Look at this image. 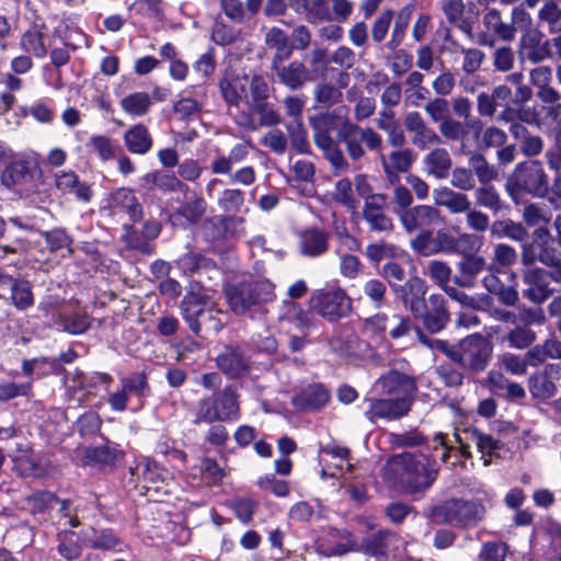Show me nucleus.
<instances>
[{
	"label": "nucleus",
	"instance_id": "obj_64",
	"mask_svg": "<svg viewBox=\"0 0 561 561\" xmlns=\"http://www.w3.org/2000/svg\"><path fill=\"white\" fill-rule=\"evenodd\" d=\"M539 22L547 23L550 30L561 26V8L556 0H546L538 11Z\"/></svg>",
	"mask_w": 561,
	"mask_h": 561
},
{
	"label": "nucleus",
	"instance_id": "obj_31",
	"mask_svg": "<svg viewBox=\"0 0 561 561\" xmlns=\"http://www.w3.org/2000/svg\"><path fill=\"white\" fill-rule=\"evenodd\" d=\"M110 205L113 209L126 213L133 221L142 219V207L130 188L121 187L116 190L111 195Z\"/></svg>",
	"mask_w": 561,
	"mask_h": 561
},
{
	"label": "nucleus",
	"instance_id": "obj_16",
	"mask_svg": "<svg viewBox=\"0 0 561 561\" xmlns=\"http://www.w3.org/2000/svg\"><path fill=\"white\" fill-rule=\"evenodd\" d=\"M403 125L410 134L411 144L420 150H425L440 142L439 135L431 128L419 112H409Z\"/></svg>",
	"mask_w": 561,
	"mask_h": 561
},
{
	"label": "nucleus",
	"instance_id": "obj_11",
	"mask_svg": "<svg viewBox=\"0 0 561 561\" xmlns=\"http://www.w3.org/2000/svg\"><path fill=\"white\" fill-rule=\"evenodd\" d=\"M410 247L423 256H432L438 253L453 254L456 249V236L448 228H440L435 232L423 229L411 239Z\"/></svg>",
	"mask_w": 561,
	"mask_h": 561
},
{
	"label": "nucleus",
	"instance_id": "obj_24",
	"mask_svg": "<svg viewBox=\"0 0 561 561\" xmlns=\"http://www.w3.org/2000/svg\"><path fill=\"white\" fill-rule=\"evenodd\" d=\"M218 411L220 422H234L240 417L239 394L234 385H227L222 390L207 396Z\"/></svg>",
	"mask_w": 561,
	"mask_h": 561
},
{
	"label": "nucleus",
	"instance_id": "obj_8",
	"mask_svg": "<svg viewBox=\"0 0 561 561\" xmlns=\"http://www.w3.org/2000/svg\"><path fill=\"white\" fill-rule=\"evenodd\" d=\"M274 289V283H225L224 287L228 306L237 316L262 310L275 299Z\"/></svg>",
	"mask_w": 561,
	"mask_h": 561
},
{
	"label": "nucleus",
	"instance_id": "obj_60",
	"mask_svg": "<svg viewBox=\"0 0 561 561\" xmlns=\"http://www.w3.org/2000/svg\"><path fill=\"white\" fill-rule=\"evenodd\" d=\"M245 149L240 146L232 150L228 157H216L210 164V170L215 174H228L232 170L233 163L240 162L245 157Z\"/></svg>",
	"mask_w": 561,
	"mask_h": 561
},
{
	"label": "nucleus",
	"instance_id": "obj_10",
	"mask_svg": "<svg viewBox=\"0 0 561 561\" xmlns=\"http://www.w3.org/2000/svg\"><path fill=\"white\" fill-rule=\"evenodd\" d=\"M312 310L328 322H337L346 318L352 311V299L344 289H316L309 297Z\"/></svg>",
	"mask_w": 561,
	"mask_h": 561
},
{
	"label": "nucleus",
	"instance_id": "obj_49",
	"mask_svg": "<svg viewBox=\"0 0 561 561\" xmlns=\"http://www.w3.org/2000/svg\"><path fill=\"white\" fill-rule=\"evenodd\" d=\"M313 98L320 107L328 108L339 104L343 99V93L334 84L321 81L313 89Z\"/></svg>",
	"mask_w": 561,
	"mask_h": 561
},
{
	"label": "nucleus",
	"instance_id": "obj_35",
	"mask_svg": "<svg viewBox=\"0 0 561 561\" xmlns=\"http://www.w3.org/2000/svg\"><path fill=\"white\" fill-rule=\"evenodd\" d=\"M392 537H394V534L387 529H379L368 534L362 539V551L374 558L387 557L389 553V542Z\"/></svg>",
	"mask_w": 561,
	"mask_h": 561
},
{
	"label": "nucleus",
	"instance_id": "obj_61",
	"mask_svg": "<svg viewBox=\"0 0 561 561\" xmlns=\"http://www.w3.org/2000/svg\"><path fill=\"white\" fill-rule=\"evenodd\" d=\"M508 549L504 541L490 540L482 545L478 558L480 561H505Z\"/></svg>",
	"mask_w": 561,
	"mask_h": 561
},
{
	"label": "nucleus",
	"instance_id": "obj_13",
	"mask_svg": "<svg viewBox=\"0 0 561 561\" xmlns=\"http://www.w3.org/2000/svg\"><path fill=\"white\" fill-rule=\"evenodd\" d=\"M216 366L229 379H241L250 373V363L244 350L238 344H227L215 358Z\"/></svg>",
	"mask_w": 561,
	"mask_h": 561
},
{
	"label": "nucleus",
	"instance_id": "obj_9",
	"mask_svg": "<svg viewBox=\"0 0 561 561\" xmlns=\"http://www.w3.org/2000/svg\"><path fill=\"white\" fill-rule=\"evenodd\" d=\"M347 107L341 106L324 116L325 121H330L333 116L342 117L344 119L337 130L340 140L345 145L347 156L351 160L357 161L365 156V149L362 144H365L369 150H378L382 145L381 136L373 128H363L346 118Z\"/></svg>",
	"mask_w": 561,
	"mask_h": 561
},
{
	"label": "nucleus",
	"instance_id": "obj_25",
	"mask_svg": "<svg viewBox=\"0 0 561 561\" xmlns=\"http://www.w3.org/2000/svg\"><path fill=\"white\" fill-rule=\"evenodd\" d=\"M249 77L239 75L233 70H227L219 82V89L224 100L232 106L238 107L242 100L248 102Z\"/></svg>",
	"mask_w": 561,
	"mask_h": 561
},
{
	"label": "nucleus",
	"instance_id": "obj_58",
	"mask_svg": "<svg viewBox=\"0 0 561 561\" xmlns=\"http://www.w3.org/2000/svg\"><path fill=\"white\" fill-rule=\"evenodd\" d=\"M154 453L167 457L169 460L178 461L182 467L187 465V454L176 447V440L171 438H162L157 442Z\"/></svg>",
	"mask_w": 561,
	"mask_h": 561
},
{
	"label": "nucleus",
	"instance_id": "obj_57",
	"mask_svg": "<svg viewBox=\"0 0 561 561\" xmlns=\"http://www.w3.org/2000/svg\"><path fill=\"white\" fill-rule=\"evenodd\" d=\"M548 540L547 556L550 561H561V524L551 522L545 528Z\"/></svg>",
	"mask_w": 561,
	"mask_h": 561
},
{
	"label": "nucleus",
	"instance_id": "obj_52",
	"mask_svg": "<svg viewBox=\"0 0 561 561\" xmlns=\"http://www.w3.org/2000/svg\"><path fill=\"white\" fill-rule=\"evenodd\" d=\"M75 531L65 530L57 535L59 541L57 551L67 561H75L82 553L81 546L73 539Z\"/></svg>",
	"mask_w": 561,
	"mask_h": 561
},
{
	"label": "nucleus",
	"instance_id": "obj_40",
	"mask_svg": "<svg viewBox=\"0 0 561 561\" xmlns=\"http://www.w3.org/2000/svg\"><path fill=\"white\" fill-rule=\"evenodd\" d=\"M127 149L137 154H145L152 146V138L146 126L138 124L133 126L124 136Z\"/></svg>",
	"mask_w": 561,
	"mask_h": 561
},
{
	"label": "nucleus",
	"instance_id": "obj_33",
	"mask_svg": "<svg viewBox=\"0 0 561 561\" xmlns=\"http://www.w3.org/2000/svg\"><path fill=\"white\" fill-rule=\"evenodd\" d=\"M510 133L519 141L520 151L525 157H537L543 151L542 138L531 134L523 124L511 125Z\"/></svg>",
	"mask_w": 561,
	"mask_h": 561
},
{
	"label": "nucleus",
	"instance_id": "obj_63",
	"mask_svg": "<svg viewBox=\"0 0 561 561\" xmlns=\"http://www.w3.org/2000/svg\"><path fill=\"white\" fill-rule=\"evenodd\" d=\"M387 324L388 314L379 312L364 320L363 332L368 334L370 337L386 340Z\"/></svg>",
	"mask_w": 561,
	"mask_h": 561
},
{
	"label": "nucleus",
	"instance_id": "obj_51",
	"mask_svg": "<svg viewBox=\"0 0 561 561\" xmlns=\"http://www.w3.org/2000/svg\"><path fill=\"white\" fill-rule=\"evenodd\" d=\"M151 105V99L146 92L131 93L121 100L122 108L134 116L145 115Z\"/></svg>",
	"mask_w": 561,
	"mask_h": 561
},
{
	"label": "nucleus",
	"instance_id": "obj_6",
	"mask_svg": "<svg viewBox=\"0 0 561 561\" xmlns=\"http://www.w3.org/2000/svg\"><path fill=\"white\" fill-rule=\"evenodd\" d=\"M202 283H191V288L183 297L181 308L184 320L196 335L202 331L218 333L224 324L217 314H214L210 296L201 293Z\"/></svg>",
	"mask_w": 561,
	"mask_h": 561
},
{
	"label": "nucleus",
	"instance_id": "obj_17",
	"mask_svg": "<svg viewBox=\"0 0 561 561\" xmlns=\"http://www.w3.org/2000/svg\"><path fill=\"white\" fill-rule=\"evenodd\" d=\"M271 71L274 80L284 84L291 91L301 89L306 82L312 79L310 70L299 60H294L289 64L283 61L278 65L271 66Z\"/></svg>",
	"mask_w": 561,
	"mask_h": 561
},
{
	"label": "nucleus",
	"instance_id": "obj_4",
	"mask_svg": "<svg viewBox=\"0 0 561 561\" xmlns=\"http://www.w3.org/2000/svg\"><path fill=\"white\" fill-rule=\"evenodd\" d=\"M486 508L479 499L449 497L430 508L428 518L436 525L471 530L485 518Z\"/></svg>",
	"mask_w": 561,
	"mask_h": 561
},
{
	"label": "nucleus",
	"instance_id": "obj_46",
	"mask_svg": "<svg viewBox=\"0 0 561 561\" xmlns=\"http://www.w3.org/2000/svg\"><path fill=\"white\" fill-rule=\"evenodd\" d=\"M536 339L537 334L533 329L516 325L503 336L502 342L507 343L512 348L526 350L535 343Z\"/></svg>",
	"mask_w": 561,
	"mask_h": 561
},
{
	"label": "nucleus",
	"instance_id": "obj_2",
	"mask_svg": "<svg viewBox=\"0 0 561 561\" xmlns=\"http://www.w3.org/2000/svg\"><path fill=\"white\" fill-rule=\"evenodd\" d=\"M440 466L431 454L402 453L392 456L383 468V480L402 494L422 499L434 485Z\"/></svg>",
	"mask_w": 561,
	"mask_h": 561
},
{
	"label": "nucleus",
	"instance_id": "obj_55",
	"mask_svg": "<svg viewBox=\"0 0 561 561\" xmlns=\"http://www.w3.org/2000/svg\"><path fill=\"white\" fill-rule=\"evenodd\" d=\"M26 501L34 514H44L59 502V497L54 492L38 490L28 495Z\"/></svg>",
	"mask_w": 561,
	"mask_h": 561
},
{
	"label": "nucleus",
	"instance_id": "obj_38",
	"mask_svg": "<svg viewBox=\"0 0 561 561\" xmlns=\"http://www.w3.org/2000/svg\"><path fill=\"white\" fill-rule=\"evenodd\" d=\"M414 331L419 337H423L424 333L416 325L409 316H403L400 313H393L388 316V324H387V335L391 340H400L410 335V333Z\"/></svg>",
	"mask_w": 561,
	"mask_h": 561
},
{
	"label": "nucleus",
	"instance_id": "obj_27",
	"mask_svg": "<svg viewBox=\"0 0 561 561\" xmlns=\"http://www.w3.org/2000/svg\"><path fill=\"white\" fill-rule=\"evenodd\" d=\"M79 539L84 547L94 550L111 551L116 550V548L122 545V540L111 528L98 529L90 527L82 529L79 534Z\"/></svg>",
	"mask_w": 561,
	"mask_h": 561
},
{
	"label": "nucleus",
	"instance_id": "obj_41",
	"mask_svg": "<svg viewBox=\"0 0 561 561\" xmlns=\"http://www.w3.org/2000/svg\"><path fill=\"white\" fill-rule=\"evenodd\" d=\"M445 41L449 42L456 48V50L462 54L463 60L461 69L466 75H473L474 72L480 70L485 58V54L481 49L474 47L466 48L459 45L451 37L449 32H447Z\"/></svg>",
	"mask_w": 561,
	"mask_h": 561
},
{
	"label": "nucleus",
	"instance_id": "obj_44",
	"mask_svg": "<svg viewBox=\"0 0 561 561\" xmlns=\"http://www.w3.org/2000/svg\"><path fill=\"white\" fill-rule=\"evenodd\" d=\"M482 22L484 26L492 31L500 39L504 42L513 41V30L508 26L507 22L502 20V14L499 9L493 8L485 12Z\"/></svg>",
	"mask_w": 561,
	"mask_h": 561
},
{
	"label": "nucleus",
	"instance_id": "obj_48",
	"mask_svg": "<svg viewBox=\"0 0 561 561\" xmlns=\"http://www.w3.org/2000/svg\"><path fill=\"white\" fill-rule=\"evenodd\" d=\"M20 45L22 50L37 58H43L47 53L44 34L37 26L31 27L22 35Z\"/></svg>",
	"mask_w": 561,
	"mask_h": 561
},
{
	"label": "nucleus",
	"instance_id": "obj_32",
	"mask_svg": "<svg viewBox=\"0 0 561 561\" xmlns=\"http://www.w3.org/2000/svg\"><path fill=\"white\" fill-rule=\"evenodd\" d=\"M442 10L450 24L458 27L469 38L473 37V22L466 16L463 0H444Z\"/></svg>",
	"mask_w": 561,
	"mask_h": 561
},
{
	"label": "nucleus",
	"instance_id": "obj_42",
	"mask_svg": "<svg viewBox=\"0 0 561 561\" xmlns=\"http://www.w3.org/2000/svg\"><path fill=\"white\" fill-rule=\"evenodd\" d=\"M122 387L128 396L138 398L140 405L151 396V387L148 381V375L145 371L134 373L130 376L121 379Z\"/></svg>",
	"mask_w": 561,
	"mask_h": 561
},
{
	"label": "nucleus",
	"instance_id": "obj_7",
	"mask_svg": "<svg viewBox=\"0 0 561 561\" xmlns=\"http://www.w3.org/2000/svg\"><path fill=\"white\" fill-rule=\"evenodd\" d=\"M505 188L513 199L524 194L535 198L547 197L550 185L542 162L539 160L519 162L508 176Z\"/></svg>",
	"mask_w": 561,
	"mask_h": 561
},
{
	"label": "nucleus",
	"instance_id": "obj_21",
	"mask_svg": "<svg viewBox=\"0 0 561 561\" xmlns=\"http://www.w3.org/2000/svg\"><path fill=\"white\" fill-rule=\"evenodd\" d=\"M531 238V244H535V247L539 249V261L546 265L553 266L556 268L553 275L554 279L561 280V264L559 252L552 245L554 238L552 237L550 230L545 226L537 227L533 231Z\"/></svg>",
	"mask_w": 561,
	"mask_h": 561
},
{
	"label": "nucleus",
	"instance_id": "obj_15",
	"mask_svg": "<svg viewBox=\"0 0 561 561\" xmlns=\"http://www.w3.org/2000/svg\"><path fill=\"white\" fill-rule=\"evenodd\" d=\"M398 214L400 222L409 233L425 227L435 225L442 219L440 211L431 205H416L407 210H394Z\"/></svg>",
	"mask_w": 561,
	"mask_h": 561
},
{
	"label": "nucleus",
	"instance_id": "obj_34",
	"mask_svg": "<svg viewBox=\"0 0 561 561\" xmlns=\"http://www.w3.org/2000/svg\"><path fill=\"white\" fill-rule=\"evenodd\" d=\"M105 445L88 447L84 458L88 463L113 467L118 458H124L125 453L119 448L118 444L111 443L106 439Z\"/></svg>",
	"mask_w": 561,
	"mask_h": 561
},
{
	"label": "nucleus",
	"instance_id": "obj_28",
	"mask_svg": "<svg viewBox=\"0 0 561 561\" xmlns=\"http://www.w3.org/2000/svg\"><path fill=\"white\" fill-rule=\"evenodd\" d=\"M207 211V203L203 197H196L192 202L183 204L176 211L170 215V224L174 227L194 226L199 222Z\"/></svg>",
	"mask_w": 561,
	"mask_h": 561
},
{
	"label": "nucleus",
	"instance_id": "obj_43",
	"mask_svg": "<svg viewBox=\"0 0 561 561\" xmlns=\"http://www.w3.org/2000/svg\"><path fill=\"white\" fill-rule=\"evenodd\" d=\"M491 236L495 238L506 237L513 241H525L528 237L527 229L520 222L512 219L495 220L491 225Z\"/></svg>",
	"mask_w": 561,
	"mask_h": 561
},
{
	"label": "nucleus",
	"instance_id": "obj_37",
	"mask_svg": "<svg viewBox=\"0 0 561 561\" xmlns=\"http://www.w3.org/2000/svg\"><path fill=\"white\" fill-rule=\"evenodd\" d=\"M266 45L275 50L271 66L278 65L289 59L294 51L287 35L279 28H271L265 35Z\"/></svg>",
	"mask_w": 561,
	"mask_h": 561
},
{
	"label": "nucleus",
	"instance_id": "obj_23",
	"mask_svg": "<svg viewBox=\"0 0 561 561\" xmlns=\"http://www.w3.org/2000/svg\"><path fill=\"white\" fill-rule=\"evenodd\" d=\"M389 284L392 286L397 298L402 301L405 308L410 309L414 318L420 317V313H424L425 306L427 305L425 300V283Z\"/></svg>",
	"mask_w": 561,
	"mask_h": 561
},
{
	"label": "nucleus",
	"instance_id": "obj_54",
	"mask_svg": "<svg viewBox=\"0 0 561 561\" xmlns=\"http://www.w3.org/2000/svg\"><path fill=\"white\" fill-rule=\"evenodd\" d=\"M523 220L528 227H540V225L548 224L551 218V211L539 204L530 203L523 208Z\"/></svg>",
	"mask_w": 561,
	"mask_h": 561
},
{
	"label": "nucleus",
	"instance_id": "obj_45",
	"mask_svg": "<svg viewBox=\"0 0 561 561\" xmlns=\"http://www.w3.org/2000/svg\"><path fill=\"white\" fill-rule=\"evenodd\" d=\"M467 438L473 440L479 453L483 456H492L495 450L502 449L503 443L493 438L491 435L483 433L478 427H468L463 430Z\"/></svg>",
	"mask_w": 561,
	"mask_h": 561
},
{
	"label": "nucleus",
	"instance_id": "obj_29",
	"mask_svg": "<svg viewBox=\"0 0 561 561\" xmlns=\"http://www.w3.org/2000/svg\"><path fill=\"white\" fill-rule=\"evenodd\" d=\"M433 199L436 206L445 207L451 214H463L471 206V202L466 194L447 186L435 188Z\"/></svg>",
	"mask_w": 561,
	"mask_h": 561
},
{
	"label": "nucleus",
	"instance_id": "obj_56",
	"mask_svg": "<svg viewBox=\"0 0 561 561\" xmlns=\"http://www.w3.org/2000/svg\"><path fill=\"white\" fill-rule=\"evenodd\" d=\"M220 416L218 411L215 409L214 402L209 401L208 397H204L198 400L194 419L192 420L193 425L199 424H213L216 422H220Z\"/></svg>",
	"mask_w": 561,
	"mask_h": 561
},
{
	"label": "nucleus",
	"instance_id": "obj_36",
	"mask_svg": "<svg viewBox=\"0 0 561 561\" xmlns=\"http://www.w3.org/2000/svg\"><path fill=\"white\" fill-rule=\"evenodd\" d=\"M460 152L462 154H469V165L471 168L473 176H477L480 184L486 185L492 181L496 180L499 174L495 167L490 164L482 153H469L467 150V146L465 144L461 145Z\"/></svg>",
	"mask_w": 561,
	"mask_h": 561
},
{
	"label": "nucleus",
	"instance_id": "obj_39",
	"mask_svg": "<svg viewBox=\"0 0 561 561\" xmlns=\"http://www.w3.org/2000/svg\"><path fill=\"white\" fill-rule=\"evenodd\" d=\"M91 317L85 311H73L70 313L61 312L58 314L56 323L65 332L78 335L87 332L91 325Z\"/></svg>",
	"mask_w": 561,
	"mask_h": 561
},
{
	"label": "nucleus",
	"instance_id": "obj_5",
	"mask_svg": "<svg viewBox=\"0 0 561 561\" xmlns=\"http://www.w3.org/2000/svg\"><path fill=\"white\" fill-rule=\"evenodd\" d=\"M443 290L453 300L459 302L462 307L472 310L490 312L493 310L494 296L504 306H515L518 301V291L515 286H505L504 283H483L485 291L474 295H469L462 288H469L474 283H455L457 286H449L448 283H438Z\"/></svg>",
	"mask_w": 561,
	"mask_h": 561
},
{
	"label": "nucleus",
	"instance_id": "obj_1",
	"mask_svg": "<svg viewBox=\"0 0 561 561\" xmlns=\"http://www.w3.org/2000/svg\"><path fill=\"white\" fill-rule=\"evenodd\" d=\"M417 390L414 376L396 368L389 369L375 380L371 394L364 397V402L368 404L364 415L371 423L401 420L411 412Z\"/></svg>",
	"mask_w": 561,
	"mask_h": 561
},
{
	"label": "nucleus",
	"instance_id": "obj_26",
	"mask_svg": "<svg viewBox=\"0 0 561 561\" xmlns=\"http://www.w3.org/2000/svg\"><path fill=\"white\" fill-rule=\"evenodd\" d=\"M414 161L413 151L411 149L394 150L389 156H380V162L389 183L399 182V174L405 173L412 167Z\"/></svg>",
	"mask_w": 561,
	"mask_h": 561
},
{
	"label": "nucleus",
	"instance_id": "obj_18",
	"mask_svg": "<svg viewBox=\"0 0 561 561\" xmlns=\"http://www.w3.org/2000/svg\"><path fill=\"white\" fill-rule=\"evenodd\" d=\"M329 389L322 382H312L294 396L291 403L301 412H318L330 401Z\"/></svg>",
	"mask_w": 561,
	"mask_h": 561
},
{
	"label": "nucleus",
	"instance_id": "obj_19",
	"mask_svg": "<svg viewBox=\"0 0 561 561\" xmlns=\"http://www.w3.org/2000/svg\"><path fill=\"white\" fill-rule=\"evenodd\" d=\"M388 205L386 194L377 193L366 198L363 207V217L373 230L388 232L393 228L390 217L385 214Z\"/></svg>",
	"mask_w": 561,
	"mask_h": 561
},
{
	"label": "nucleus",
	"instance_id": "obj_22",
	"mask_svg": "<svg viewBox=\"0 0 561 561\" xmlns=\"http://www.w3.org/2000/svg\"><path fill=\"white\" fill-rule=\"evenodd\" d=\"M39 173L37 162L25 157L8 164L2 171L0 180L5 187L11 188L33 180Z\"/></svg>",
	"mask_w": 561,
	"mask_h": 561
},
{
	"label": "nucleus",
	"instance_id": "obj_12",
	"mask_svg": "<svg viewBox=\"0 0 561 561\" xmlns=\"http://www.w3.org/2000/svg\"><path fill=\"white\" fill-rule=\"evenodd\" d=\"M561 378V364H546L542 369L529 375L527 387L531 398L538 402H548L558 392L557 381Z\"/></svg>",
	"mask_w": 561,
	"mask_h": 561
},
{
	"label": "nucleus",
	"instance_id": "obj_50",
	"mask_svg": "<svg viewBox=\"0 0 561 561\" xmlns=\"http://www.w3.org/2000/svg\"><path fill=\"white\" fill-rule=\"evenodd\" d=\"M328 249V237L319 230H309L302 234V253L310 256H317L324 253Z\"/></svg>",
	"mask_w": 561,
	"mask_h": 561
},
{
	"label": "nucleus",
	"instance_id": "obj_47",
	"mask_svg": "<svg viewBox=\"0 0 561 561\" xmlns=\"http://www.w3.org/2000/svg\"><path fill=\"white\" fill-rule=\"evenodd\" d=\"M316 311L312 308L304 309L298 302H289L287 306V318L298 330H308L316 324Z\"/></svg>",
	"mask_w": 561,
	"mask_h": 561
},
{
	"label": "nucleus",
	"instance_id": "obj_20",
	"mask_svg": "<svg viewBox=\"0 0 561 561\" xmlns=\"http://www.w3.org/2000/svg\"><path fill=\"white\" fill-rule=\"evenodd\" d=\"M416 319H422L425 330L430 333L440 332L450 320V313L444 296L440 294L431 295L424 313H420V317Z\"/></svg>",
	"mask_w": 561,
	"mask_h": 561
},
{
	"label": "nucleus",
	"instance_id": "obj_59",
	"mask_svg": "<svg viewBox=\"0 0 561 561\" xmlns=\"http://www.w3.org/2000/svg\"><path fill=\"white\" fill-rule=\"evenodd\" d=\"M439 137L449 141L463 140L468 136V131L463 124L456 118L448 116L438 124Z\"/></svg>",
	"mask_w": 561,
	"mask_h": 561
},
{
	"label": "nucleus",
	"instance_id": "obj_53",
	"mask_svg": "<svg viewBox=\"0 0 561 561\" xmlns=\"http://www.w3.org/2000/svg\"><path fill=\"white\" fill-rule=\"evenodd\" d=\"M113 381L114 379L108 373L93 371L79 377V388L88 393H93L102 387L107 390Z\"/></svg>",
	"mask_w": 561,
	"mask_h": 561
},
{
	"label": "nucleus",
	"instance_id": "obj_3",
	"mask_svg": "<svg viewBox=\"0 0 561 561\" xmlns=\"http://www.w3.org/2000/svg\"><path fill=\"white\" fill-rule=\"evenodd\" d=\"M438 350L451 362L470 374L483 373L493 356V343L490 336L472 333L457 343L437 341Z\"/></svg>",
	"mask_w": 561,
	"mask_h": 561
},
{
	"label": "nucleus",
	"instance_id": "obj_62",
	"mask_svg": "<svg viewBox=\"0 0 561 561\" xmlns=\"http://www.w3.org/2000/svg\"><path fill=\"white\" fill-rule=\"evenodd\" d=\"M11 299L19 310H25L33 306L34 296L31 283H11Z\"/></svg>",
	"mask_w": 561,
	"mask_h": 561
},
{
	"label": "nucleus",
	"instance_id": "obj_30",
	"mask_svg": "<svg viewBox=\"0 0 561 561\" xmlns=\"http://www.w3.org/2000/svg\"><path fill=\"white\" fill-rule=\"evenodd\" d=\"M425 170L428 175L437 180L446 179L453 169V160L447 149L443 147H436L423 159Z\"/></svg>",
	"mask_w": 561,
	"mask_h": 561
},
{
	"label": "nucleus",
	"instance_id": "obj_14",
	"mask_svg": "<svg viewBox=\"0 0 561 561\" xmlns=\"http://www.w3.org/2000/svg\"><path fill=\"white\" fill-rule=\"evenodd\" d=\"M238 123L250 130H256L260 126L273 127L280 124L282 116L267 101L251 102L249 113H242Z\"/></svg>",
	"mask_w": 561,
	"mask_h": 561
}]
</instances>
